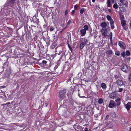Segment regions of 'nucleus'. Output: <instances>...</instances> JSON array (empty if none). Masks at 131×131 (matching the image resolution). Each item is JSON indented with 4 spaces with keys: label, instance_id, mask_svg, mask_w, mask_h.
Returning <instances> with one entry per match:
<instances>
[{
    "label": "nucleus",
    "instance_id": "obj_1",
    "mask_svg": "<svg viewBox=\"0 0 131 131\" xmlns=\"http://www.w3.org/2000/svg\"><path fill=\"white\" fill-rule=\"evenodd\" d=\"M16 0H8L7 3L4 6V9L7 10L6 11L7 13H9L11 11L12 9L11 7H12L15 5V1Z\"/></svg>",
    "mask_w": 131,
    "mask_h": 131
},
{
    "label": "nucleus",
    "instance_id": "obj_2",
    "mask_svg": "<svg viewBox=\"0 0 131 131\" xmlns=\"http://www.w3.org/2000/svg\"><path fill=\"white\" fill-rule=\"evenodd\" d=\"M89 27L87 25H85L80 31V32L81 36H84L86 32V30H88Z\"/></svg>",
    "mask_w": 131,
    "mask_h": 131
},
{
    "label": "nucleus",
    "instance_id": "obj_3",
    "mask_svg": "<svg viewBox=\"0 0 131 131\" xmlns=\"http://www.w3.org/2000/svg\"><path fill=\"white\" fill-rule=\"evenodd\" d=\"M88 41L85 38H82L81 39V44L80 45V49L83 48L85 45L88 43Z\"/></svg>",
    "mask_w": 131,
    "mask_h": 131
},
{
    "label": "nucleus",
    "instance_id": "obj_4",
    "mask_svg": "<svg viewBox=\"0 0 131 131\" xmlns=\"http://www.w3.org/2000/svg\"><path fill=\"white\" fill-rule=\"evenodd\" d=\"M66 90H63L60 91L59 93V97L60 100H62L65 97Z\"/></svg>",
    "mask_w": 131,
    "mask_h": 131
},
{
    "label": "nucleus",
    "instance_id": "obj_5",
    "mask_svg": "<svg viewBox=\"0 0 131 131\" xmlns=\"http://www.w3.org/2000/svg\"><path fill=\"white\" fill-rule=\"evenodd\" d=\"M55 51L56 53L60 55L62 53L63 51L62 47L61 46L55 48Z\"/></svg>",
    "mask_w": 131,
    "mask_h": 131
},
{
    "label": "nucleus",
    "instance_id": "obj_6",
    "mask_svg": "<svg viewBox=\"0 0 131 131\" xmlns=\"http://www.w3.org/2000/svg\"><path fill=\"white\" fill-rule=\"evenodd\" d=\"M108 106L109 107L111 108L114 107H116L117 106L115 102L113 100L110 101Z\"/></svg>",
    "mask_w": 131,
    "mask_h": 131
},
{
    "label": "nucleus",
    "instance_id": "obj_7",
    "mask_svg": "<svg viewBox=\"0 0 131 131\" xmlns=\"http://www.w3.org/2000/svg\"><path fill=\"white\" fill-rule=\"evenodd\" d=\"M107 31V29L106 28H103L101 31L102 34L105 37L106 36Z\"/></svg>",
    "mask_w": 131,
    "mask_h": 131
},
{
    "label": "nucleus",
    "instance_id": "obj_8",
    "mask_svg": "<svg viewBox=\"0 0 131 131\" xmlns=\"http://www.w3.org/2000/svg\"><path fill=\"white\" fill-rule=\"evenodd\" d=\"M118 45L122 48H125V43L122 41H119L118 42Z\"/></svg>",
    "mask_w": 131,
    "mask_h": 131
},
{
    "label": "nucleus",
    "instance_id": "obj_9",
    "mask_svg": "<svg viewBox=\"0 0 131 131\" xmlns=\"http://www.w3.org/2000/svg\"><path fill=\"white\" fill-rule=\"evenodd\" d=\"M124 105L127 109L129 110L131 107V102H129L127 104H124Z\"/></svg>",
    "mask_w": 131,
    "mask_h": 131
},
{
    "label": "nucleus",
    "instance_id": "obj_10",
    "mask_svg": "<svg viewBox=\"0 0 131 131\" xmlns=\"http://www.w3.org/2000/svg\"><path fill=\"white\" fill-rule=\"evenodd\" d=\"M121 69L123 71L125 72L127 71L128 70L127 66L125 64H124L122 66Z\"/></svg>",
    "mask_w": 131,
    "mask_h": 131
},
{
    "label": "nucleus",
    "instance_id": "obj_11",
    "mask_svg": "<svg viewBox=\"0 0 131 131\" xmlns=\"http://www.w3.org/2000/svg\"><path fill=\"white\" fill-rule=\"evenodd\" d=\"M121 24L124 29L125 30H126L127 28L125 27V26L126 24V21L124 20H122L121 21Z\"/></svg>",
    "mask_w": 131,
    "mask_h": 131
},
{
    "label": "nucleus",
    "instance_id": "obj_12",
    "mask_svg": "<svg viewBox=\"0 0 131 131\" xmlns=\"http://www.w3.org/2000/svg\"><path fill=\"white\" fill-rule=\"evenodd\" d=\"M117 84L118 87L119 86H121L123 85V83L122 81L118 80L117 81Z\"/></svg>",
    "mask_w": 131,
    "mask_h": 131
},
{
    "label": "nucleus",
    "instance_id": "obj_13",
    "mask_svg": "<svg viewBox=\"0 0 131 131\" xmlns=\"http://www.w3.org/2000/svg\"><path fill=\"white\" fill-rule=\"evenodd\" d=\"M120 101L121 99L120 98H118L115 100L116 103H115V104H116V106L117 107H118V106H119L121 104Z\"/></svg>",
    "mask_w": 131,
    "mask_h": 131
},
{
    "label": "nucleus",
    "instance_id": "obj_14",
    "mask_svg": "<svg viewBox=\"0 0 131 131\" xmlns=\"http://www.w3.org/2000/svg\"><path fill=\"white\" fill-rule=\"evenodd\" d=\"M109 97L110 98L114 99L116 97V95L115 93H112L110 94Z\"/></svg>",
    "mask_w": 131,
    "mask_h": 131
},
{
    "label": "nucleus",
    "instance_id": "obj_15",
    "mask_svg": "<svg viewBox=\"0 0 131 131\" xmlns=\"http://www.w3.org/2000/svg\"><path fill=\"white\" fill-rule=\"evenodd\" d=\"M110 24L111 28L112 29H113L114 28V21H111L110 22Z\"/></svg>",
    "mask_w": 131,
    "mask_h": 131
},
{
    "label": "nucleus",
    "instance_id": "obj_16",
    "mask_svg": "<svg viewBox=\"0 0 131 131\" xmlns=\"http://www.w3.org/2000/svg\"><path fill=\"white\" fill-rule=\"evenodd\" d=\"M101 86L102 88L104 89H105L107 87V86L104 83H102L101 84Z\"/></svg>",
    "mask_w": 131,
    "mask_h": 131
},
{
    "label": "nucleus",
    "instance_id": "obj_17",
    "mask_svg": "<svg viewBox=\"0 0 131 131\" xmlns=\"http://www.w3.org/2000/svg\"><path fill=\"white\" fill-rule=\"evenodd\" d=\"M65 56L64 54H63L61 55V57L60 58L59 61H61V60H63L65 59Z\"/></svg>",
    "mask_w": 131,
    "mask_h": 131
},
{
    "label": "nucleus",
    "instance_id": "obj_18",
    "mask_svg": "<svg viewBox=\"0 0 131 131\" xmlns=\"http://www.w3.org/2000/svg\"><path fill=\"white\" fill-rule=\"evenodd\" d=\"M106 18L108 21H109L110 22L113 21V20L112 19L110 15H107L106 16Z\"/></svg>",
    "mask_w": 131,
    "mask_h": 131
},
{
    "label": "nucleus",
    "instance_id": "obj_19",
    "mask_svg": "<svg viewBox=\"0 0 131 131\" xmlns=\"http://www.w3.org/2000/svg\"><path fill=\"white\" fill-rule=\"evenodd\" d=\"M101 26L103 28H105L107 26V24L105 22H102L101 24Z\"/></svg>",
    "mask_w": 131,
    "mask_h": 131
},
{
    "label": "nucleus",
    "instance_id": "obj_20",
    "mask_svg": "<svg viewBox=\"0 0 131 131\" xmlns=\"http://www.w3.org/2000/svg\"><path fill=\"white\" fill-rule=\"evenodd\" d=\"M107 7H111V1L110 0H107Z\"/></svg>",
    "mask_w": 131,
    "mask_h": 131
},
{
    "label": "nucleus",
    "instance_id": "obj_21",
    "mask_svg": "<svg viewBox=\"0 0 131 131\" xmlns=\"http://www.w3.org/2000/svg\"><path fill=\"white\" fill-rule=\"evenodd\" d=\"M85 11V9L84 8H82L80 9V13L81 14H82Z\"/></svg>",
    "mask_w": 131,
    "mask_h": 131
},
{
    "label": "nucleus",
    "instance_id": "obj_22",
    "mask_svg": "<svg viewBox=\"0 0 131 131\" xmlns=\"http://www.w3.org/2000/svg\"><path fill=\"white\" fill-rule=\"evenodd\" d=\"M111 116L113 118L115 117L116 116V114L114 112H112L111 114Z\"/></svg>",
    "mask_w": 131,
    "mask_h": 131
},
{
    "label": "nucleus",
    "instance_id": "obj_23",
    "mask_svg": "<svg viewBox=\"0 0 131 131\" xmlns=\"http://www.w3.org/2000/svg\"><path fill=\"white\" fill-rule=\"evenodd\" d=\"M113 7L116 9H117L118 8V6L116 3L115 4L113 5Z\"/></svg>",
    "mask_w": 131,
    "mask_h": 131
},
{
    "label": "nucleus",
    "instance_id": "obj_24",
    "mask_svg": "<svg viewBox=\"0 0 131 131\" xmlns=\"http://www.w3.org/2000/svg\"><path fill=\"white\" fill-rule=\"evenodd\" d=\"M55 29L54 27L53 26H51L50 28V31H53Z\"/></svg>",
    "mask_w": 131,
    "mask_h": 131
},
{
    "label": "nucleus",
    "instance_id": "obj_25",
    "mask_svg": "<svg viewBox=\"0 0 131 131\" xmlns=\"http://www.w3.org/2000/svg\"><path fill=\"white\" fill-rule=\"evenodd\" d=\"M103 100L101 99H100L98 101V102L99 104L102 103L103 102Z\"/></svg>",
    "mask_w": 131,
    "mask_h": 131
},
{
    "label": "nucleus",
    "instance_id": "obj_26",
    "mask_svg": "<svg viewBox=\"0 0 131 131\" xmlns=\"http://www.w3.org/2000/svg\"><path fill=\"white\" fill-rule=\"evenodd\" d=\"M64 26V21L63 22L62 24H60V26H61L62 27H63Z\"/></svg>",
    "mask_w": 131,
    "mask_h": 131
},
{
    "label": "nucleus",
    "instance_id": "obj_27",
    "mask_svg": "<svg viewBox=\"0 0 131 131\" xmlns=\"http://www.w3.org/2000/svg\"><path fill=\"white\" fill-rule=\"evenodd\" d=\"M126 54L127 56H129L130 54V52L128 51H127L126 52Z\"/></svg>",
    "mask_w": 131,
    "mask_h": 131
},
{
    "label": "nucleus",
    "instance_id": "obj_28",
    "mask_svg": "<svg viewBox=\"0 0 131 131\" xmlns=\"http://www.w3.org/2000/svg\"><path fill=\"white\" fill-rule=\"evenodd\" d=\"M71 22V21L70 20H69L67 24V26H68V25H69Z\"/></svg>",
    "mask_w": 131,
    "mask_h": 131
},
{
    "label": "nucleus",
    "instance_id": "obj_29",
    "mask_svg": "<svg viewBox=\"0 0 131 131\" xmlns=\"http://www.w3.org/2000/svg\"><path fill=\"white\" fill-rule=\"evenodd\" d=\"M128 79L129 82H131V74H130L128 77Z\"/></svg>",
    "mask_w": 131,
    "mask_h": 131
},
{
    "label": "nucleus",
    "instance_id": "obj_30",
    "mask_svg": "<svg viewBox=\"0 0 131 131\" xmlns=\"http://www.w3.org/2000/svg\"><path fill=\"white\" fill-rule=\"evenodd\" d=\"M121 55L123 57H125V52H122Z\"/></svg>",
    "mask_w": 131,
    "mask_h": 131
},
{
    "label": "nucleus",
    "instance_id": "obj_31",
    "mask_svg": "<svg viewBox=\"0 0 131 131\" xmlns=\"http://www.w3.org/2000/svg\"><path fill=\"white\" fill-rule=\"evenodd\" d=\"M56 56V54H52L51 55V57L53 58H54Z\"/></svg>",
    "mask_w": 131,
    "mask_h": 131
},
{
    "label": "nucleus",
    "instance_id": "obj_32",
    "mask_svg": "<svg viewBox=\"0 0 131 131\" xmlns=\"http://www.w3.org/2000/svg\"><path fill=\"white\" fill-rule=\"evenodd\" d=\"M107 52L108 53L110 54H111L112 53V51L111 50H109Z\"/></svg>",
    "mask_w": 131,
    "mask_h": 131
},
{
    "label": "nucleus",
    "instance_id": "obj_33",
    "mask_svg": "<svg viewBox=\"0 0 131 131\" xmlns=\"http://www.w3.org/2000/svg\"><path fill=\"white\" fill-rule=\"evenodd\" d=\"M109 115H107L106 116L105 119L106 120H107L109 118Z\"/></svg>",
    "mask_w": 131,
    "mask_h": 131
},
{
    "label": "nucleus",
    "instance_id": "obj_34",
    "mask_svg": "<svg viewBox=\"0 0 131 131\" xmlns=\"http://www.w3.org/2000/svg\"><path fill=\"white\" fill-rule=\"evenodd\" d=\"M115 54L116 55H117V56H119V54H120V53H119V52L118 51H117V52H115Z\"/></svg>",
    "mask_w": 131,
    "mask_h": 131
},
{
    "label": "nucleus",
    "instance_id": "obj_35",
    "mask_svg": "<svg viewBox=\"0 0 131 131\" xmlns=\"http://www.w3.org/2000/svg\"><path fill=\"white\" fill-rule=\"evenodd\" d=\"M123 90V89L122 88H119V89L118 91L119 92H121Z\"/></svg>",
    "mask_w": 131,
    "mask_h": 131
},
{
    "label": "nucleus",
    "instance_id": "obj_36",
    "mask_svg": "<svg viewBox=\"0 0 131 131\" xmlns=\"http://www.w3.org/2000/svg\"><path fill=\"white\" fill-rule=\"evenodd\" d=\"M113 126V125L112 124H111L110 125V124H109L108 125V126L110 127H112Z\"/></svg>",
    "mask_w": 131,
    "mask_h": 131
},
{
    "label": "nucleus",
    "instance_id": "obj_37",
    "mask_svg": "<svg viewBox=\"0 0 131 131\" xmlns=\"http://www.w3.org/2000/svg\"><path fill=\"white\" fill-rule=\"evenodd\" d=\"M68 13V10H66V11H65V15H67V14Z\"/></svg>",
    "mask_w": 131,
    "mask_h": 131
},
{
    "label": "nucleus",
    "instance_id": "obj_38",
    "mask_svg": "<svg viewBox=\"0 0 131 131\" xmlns=\"http://www.w3.org/2000/svg\"><path fill=\"white\" fill-rule=\"evenodd\" d=\"M42 62L44 64H46L47 63V62L46 61L43 60L42 61Z\"/></svg>",
    "mask_w": 131,
    "mask_h": 131
},
{
    "label": "nucleus",
    "instance_id": "obj_39",
    "mask_svg": "<svg viewBox=\"0 0 131 131\" xmlns=\"http://www.w3.org/2000/svg\"><path fill=\"white\" fill-rule=\"evenodd\" d=\"M68 46H69V49L71 50V51H72V48L70 46H69V45H68Z\"/></svg>",
    "mask_w": 131,
    "mask_h": 131
},
{
    "label": "nucleus",
    "instance_id": "obj_40",
    "mask_svg": "<svg viewBox=\"0 0 131 131\" xmlns=\"http://www.w3.org/2000/svg\"><path fill=\"white\" fill-rule=\"evenodd\" d=\"M78 7V6L77 5H76L74 6V8L75 9H76Z\"/></svg>",
    "mask_w": 131,
    "mask_h": 131
},
{
    "label": "nucleus",
    "instance_id": "obj_41",
    "mask_svg": "<svg viewBox=\"0 0 131 131\" xmlns=\"http://www.w3.org/2000/svg\"><path fill=\"white\" fill-rule=\"evenodd\" d=\"M58 67V65H56L54 67V69H56Z\"/></svg>",
    "mask_w": 131,
    "mask_h": 131
},
{
    "label": "nucleus",
    "instance_id": "obj_42",
    "mask_svg": "<svg viewBox=\"0 0 131 131\" xmlns=\"http://www.w3.org/2000/svg\"><path fill=\"white\" fill-rule=\"evenodd\" d=\"M109 35L111 36V37H112V32H111L109 34Z\"/></svg>",
    "mask_w": 131,
    "mask_h": 131
},
{
    "label": "nucleus",
    "instance_id": "obj_43",
    "mask_svg": "<svg viewBox=\"0 0 131 131\" xmlns=\"http://www.w3.org/2000/svg\"><path fill=\"white\" fill-rule=\"evenodd\" d=\"M75 12V10H73L71 12V13L72 14H74Z\"/></svg>",
    "mask_w": 131,
    "mask_h": 131
},
{
    "label": "nucleus",
    "instance_id": "obj_44",
    "mask_svg": "<svg viewBox=\"0 0 131 131\" xmlns=\"http://www.w3.org/2000/svg\"><path fill=\"white\" fill-rule=\"evenodd\" d=\"M66 28V27L64 28L62 30H61V31H60V32L61 33L62 32V31L63 30H64Z\"/></svg>",
    "mask_w": 131,
    "mask_h": 131
},
{
    "label": "nucleus",
    "instance_id": "obj_45",
    "mask_svg": "<svg viewBox=\"0 0 131 131\" xmlns=\"http://www.w3.org/2000/svg\"><path fill=\"white\" fill-rule=\"evenodd\" d=\"M48 105V104L47 103H45V106L47 107Z\"/></svg>",
    "mask_w": 131,
    "mask_h": 131
},
{
    "label": "nucleus",
    "instance_id": "obj_46",
    "mask_svg": "<svg viewBox=\"0 0 131 131\" xmlns=\"http://www.w3.org/2000/svg\"><path fill=\"white\" fill-rule=\"evenodd\" d=\"M89 130L87 128H85V131H88Z\"/></svg>",
    "mask_w": 131,
    "mask_h": 131
},
{
    "label": "nucleus",
    "instance_id": "obj_47",
    "mask_svg": "<svg viewBox=\"0 0 131 131\" xmlns=\"http://www.w3.org/2000/svg\"><path fill=\"white\" fill-rule=\"evenodd\" d=\"M112 37H110V40L111 41L112 40Z\"/></svg>",
    "mask_w": 131,
    "mask_h": 131
},
{
    "label": "nucleus",
    "instance_id": "obj_48",
    "mask_svg": "<svg viewBox=\"0 0 131 131\" xmlns=\"http://www.w3.org/2000/svg\"><path fill=\"white\" fill-rule=\"evenodd\" d=\"M112 1V3H114V0H111Z\"/></svg>",
    "mask_w": 131,
    "mask_h": 131
},
{
    "label": "nucleus",
    "instance_id": "obj_49",
    "mask_svg": "<svg viewBox=\"0 0 131 131\" xmlns=\"http://www.w3.org/2000/svg\"><path fill=\"white\" fill-rule=\"evenodd\" d=\"M108 12H111V10L110 9H108Z\"/></svg>",
    "mask_w": 131,
    "mask_h": 131
},
{
    "label": "nucleus",
    "instance_id": "obj_50",
    "mask_svg": "<svg viewBox=\"0 0 131 131\" xmlns=\"http://www.w3.org/2000/svg\"><path fill=\"white\" fill-rule=\"evenodd\" d=\"M95 1L96 0H92V2L93 3H94L95 2Z\"/></svg>",
    "mask_w": 131,
    "mask_h": 131
},
{
    "label": "nucleus",
    "instance_id": "obj_51",
    "mask_svg": "<svg viewBox=\"0 0 131 131\" xmlns=\"http://www.w3.org/2000/svg\"><path fill=\"white\" fill-rule=\"evenodd\" d=\"M10 104V103L9 102H8L6 103V104Z\"/></svg>",
    "mask_w": 131,
    "mask_h": 131
},
{
    "label": "nucleus",
    "instance_id": "obj_52",
    "mask_svg": "<svg viewBox=\"0 0 131 131\" xmlns=\"http://www.w3.org/2000/svg\"><path fill=\"white\" fill-rule=\"evenodd\" d=\"M130 27H131V20L130 21Z\"/></svg>",
    "mask_w": 131,
    "mask_h": 131
},
{
    "label": "nucleus",
    "instance_id": "obj_53",
    "mask_svg": "<svg viewBox=\"0 0 131 131\" xmlns=\"http://www.w3.org/2000/svg\"><path fill=\"white\" fill-rule=\"evenodd\" d=\"M36 21H37V23L38 22V19H37V18H36Z\"/></svg>",
    "mask_w": 131,
    "mask_h": 131
},
{
    "label": "nucleus",
    "instance_id": "obj_54",
    "mask_svg": "<svg viewBox=\"0 0 131 131\" xmlns=\"http://www.w3.org/2000/svg\"><path fill=\"white\" fill-rule=\"evenodd\" d=\"M129 130L131 131V127L130 128Z\"/></svg>",
    "mask_w": 131,
    "mask_h": 131
},
{
    "label": "nucleus",
    "instance_id": "obj_55",
    "mask_svg": "<svg viewBox=\"0 0 131 131\" xmlns=\"http://www.w3.org/2000/svg\"><path fill=\"white\" fill-rule=\"evenodd\" d=\"M33 22H34H34H35V21H34V19H33Z\"/></svg>",
    "mask_w": 131,
    "mask_h": 131
},
{
    "label": "nucleus",
    "instance_id": "obj_56",
    "mask_svg": "<svg viewBox=\"0 0 131 131\" xmlns=\"http://www.w3.org/2000/svg\"><path fill=\"white\" fill-rule=\"evenodd\" d=\"M121 17H123V16L122 15V16H121Z\"/></svg>",
    "mask_w": 131,
    "mask_h": 131
},
{
    "label": "nucleus",
    "instance_id": "obj_57",
    "mask_svg": "<svg viewBox=\"0 0 131 131\" xmlns=\"http://www.w3.org/2000/svg\"><path fill=\"white\" fill-rule=\"evenodd\" d=\"M78 96H80V95H79V94H78Z\"/></svg>",
    "mask_w": 131,
    "mask_h": 131
},
{
    "label": "nucleus",
    "instance_id": "obj_58",
    "mask_svg": "<svg viewBox=\"0 0 131 131\" xmlns=\"http://www.w3.org/2000/svg\"><path fill=\"white\" fill-rule=\"evenodd\" d=\"M120 2H121V3L122 2L121 1H120Z\"/></svg>",
    "mask_w": 131,
    "mask_h": 131
}]
</instances>
